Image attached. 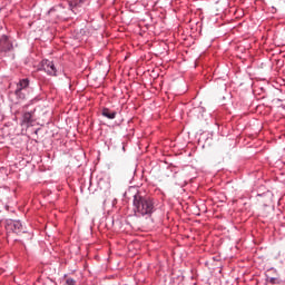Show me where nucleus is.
Segmentation results:
<instances>
[{
  "label": "nucleus",
  "mask_w": 285,
  "mask_h": 285,
  "mask_svg": "<svg viewBox=\"0 0 285 285\" xmlns=\"http://www.w3.org/2000/svg\"><path fill=\"white\" fill-rule=\"evenodd\" d=\"M132 206L136 217H153V213L157 210L155 199L150 196H141L139 193L134 195Z\"/></svg>",
  "instance_id": "f257e3e1"
},
{
  "label": "nucleus",
  "mask_w": 285,
  "mask_h": 285,
  "mask_svg": "<svg viewBox=\"0 0 285 285\" xmlns=\"http://www.w3.org/2000/svg\"><path fill=\"white\" fill-rule=\"evenodd\" d=\"M41 70L47 72L50 77H57V67L55 66V62L50 60L41 61Z\"/></svg>",
  "instance_id": "f03ea898"
},
{
  "label": "nucleus",
  "mask_w": 285,
  "mask_h": 285,
  "mask_svg": "<svg viewBox=\"0 0 285 285\" xmlns=\"http://www.w3.org/2000/svg\"><path fill=\"white\" fill-rule=\"evenodd\" d=\"M28 86H30V80H28V78H24L19 81V83L17 85V89L14 91L19 99H26V94L23 92V90H26Z\"/></svg>",
  "instance_id": "7ed1b4c3"
},
{
  "label": "nucleus",
  "mask_w": 285,
  "mask_h": 285,
  "mask_svg": "<svg viewBox=\"0 0 285 285\" xmlns=\"http://www.w3.org/2000/svg\"><path fill=\"white\" fill-rule=\"evenodd\" d=\"M10 48H12V43H10V40L7 36H2L0 38V50L6 52L7 50H10Z\"/></svg>",
  "instance_id": "20e7f679"
},
{
  "label": "nucleus",
  "mask_w": 285,
  "mask_h": 285,
  "mask_svg": "<svg viewBox=\"0 0 285 285\" xmlns=\"http://www.w3.org/2000/svg\"><path fill=\"white\" fill-rule=\"evenodd\" d=\"M11 230H13V233L19 235L20 233H23V225L19 220H13L11 223Z\"/></svg>",
  "instance_id": "39448f33"
},
{
  "label": "nucleus",
  "mask_w": 285,
  "mask_h": 285,
  "mask_svg": "<svg viewBox=\"0 0 285 285\" xmlns=\"http://www.w3.org/2000/svg\"><path fill=\"white\" fill-rule=\"evenodd\" d=\"M102 117H106L107 119H115L117 117V111L111 110L109 108H104L101 111Z\"/></svg>",
  "instance_id": "423d86ee"
},
{
  "label": "nucleus",
  "mask_w": 285,
  "mask_h": 285,
  "mask_svg": "<svg viewBox=\"0 0 285 285\" xmlns=\"http://www.w3.org/2000/svg\"><path fill=\"white\" fill-rule=\"evenodd\" d=\"M33 119H32V112H24L23 115V124H32Z\"/></svg>",
  "instance_id": "0eeeda50"
},
{
  "label": "nucleus",
  "mask_w": 285,
  "mask_h": 285,
  "mask_svg": "<svg viewBox=\"0 0 285 285\" xmlns=\"http://www.w3.org/2000/svg\"><path fill=\"white\" fill-rule=\"evenodd\" d=\"M83 3V0H73L69 3L71 10H75V8H80V6Z\"/></svg>",
  "instance_id": "6e6552de"
},
{
  "label": "nucleus",
  "mask_w": 285,
  "mask_h": 285,
  "mask_svg": "<svg viewBox=\"0 0 285 285\" xmlns=\"http://www.w3.org/2000/svg\"><path fill=\"white\" fill-rule=\"evenodd\" d=\"M268 282H269V284H272V285L279 284V279H277L276 277H271V278H268Z\"/></svg>",
  "instance_id": "1a4fd4ad"
},
{
  "label": "nucleus",
  "mask_w": 285,
  "mask_h": 285,
  "mask_svg": "<svg viewBox=\"0 0 285 285\" xmlns=\"http://www.w3.org/2000/svg\"><path fill=\"white\" fill-rule=\"evenodd\" d=\"M66 284H67V285H76V284H77V281H75V278H67V279H66Z\"/></svg>",
  "instance_id": "9d476101"
}]
</instances>
